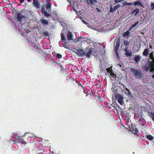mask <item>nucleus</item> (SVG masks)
<instances>
[{
  "mask_svg": "<svg viewBox=\"0 0 154 154\" xmlns=\"http://www.w3.org/2000/svg\"><path fill=\"white\" fill-rule=\"evenodd\" d=\"M17 17L18 20L20 23L15 26L16 28L23 35L25 36L26 38L28 37L29 33L31 32L25 28V26H26V28L28 26V23H25L26 17L21 14H18L17 15Z\"/></svg>",
  "mask_w": 154,
  "mask_h": 154,
  "instance_id": "f257e3e1",
  "label": "nucleus"
},
{
  "mask_svg": "<svg viewBox=\"0 0 154 154\" xmlns=\"http://www.w3.org/2000/svg\"><path fill=\"white\" fill-rule=\"evenodd\" d=\"M144 69L146 71L150 69V72H153L154 71V60L152 62L149 61L146 62L145 65Z\"/></svg>",
  "mask_w": 154,
  "mask_h": 154,
  "instance_id": "f03ea898",
  "label": "nucleus"
},
{
  "mask_svg": "<svg viewBox=\"0 0 154 154\" xmlns=\"http://www.w3.org/2000/svg\"><path fill=\"white\" fill-rule=\"evenodd\" d=\"M29 38H28V37H26L25 38L28 40V42L30 43L31 45L34 48L36 49H39V44L38 43H36L37 41L35 39V38L34 37H33V38H31L30 36Z\"/></svg>",
  "mask_w": 154,
  "mask_h": 154,
  "instance_id": "7ed1b4c3",
  "label": "nucleus"
},
{
  "mask_svg": "<svg viewBox=\"0 0 154 154\" xmlns=\"http://www.w3.org/2000/svg\"><path fill=\"white\" fill-rule=\"evenodd\" d=\"M131 71L134 73L136 77L137 78H140L142 77V73L140 70L135 69L134 68L131 69Z\"/></svg>",
  "mask_w": 154,
  "mask_h": 154,
  "instance_id": "20e7f679",
  "label": "nucleus"
},
{
  "mask_svg": "<svg viewBox=\"0 0 154 154\" xmlns=\"http://www.w3.org/2000/svg\"><path fill=\"white\" fill-rule=\"evenodd\" d=\"M93 49L91 48H88L84 51V56L89 58L92 55Z\"/></svg>",
  "mask_w": 154,
  "mask_h": 154,
  "instance_id": "39448f33",
  "label": "nucleus"
},
{
  "mask_svg": "<svg viewBox=\"0 0 154 154\" xmlns=\"http://www.w3.org/2000/svg\"><path fill=\"white\" fill-rule=\"evenodd\" d=\"M110 75L111 79L112 81H114L116 80V75L115 74L112 72L111 68H106V69Z\"/></svg>",
  "mask_w": 154,
  "mask_h": 154,
  "instance_id": "423d86ee",
  "label": "nucleus"
},
{
  "mask_svg": "<svg viewBox=\"0 0 154 154\" xmlns=\"http://www.w3.org/2000/svg\"><path fill=\"white\" fill-rule=\"evenodd\" d=\"M120 45V41L119 39H118L116 42V44L114 48V52L116 54L117 56H119L118 53V50L119 47Z\"/></svg>",
  "mask_w": 154,
  "mask_h": 154,
  "instance_id": "0eeeda50",
  "label": "nucleus"
},
{
  "mask_svg": "<svg viewBox=\"0 0 154 154\" xmlns=\"http://www.w3.org/2000/svg\"><path fill=\"white\" fill-rule=\"evenodd\" d=\"M14 141L13 143L15 144L17 143H23V144H26V142L22 138H19V136L16 138V140L14 139Z\"/></svg>",
  "mask_w": 154,
  "mask_h": 154,
  "instance_id": "6e6552de",
  "label": "nucleus"
},
{
  "mask_svg": "<svg viewBox=\"0 0 154 154\" xmlns=\"http://www.w3.org/2000/svg\"><path fill=\"white\" fill-rule=\"evenodd\" d=\"M87 3L93 8V6L95 5L98 3L97 0H86Z\"/></svg>",
  "mask_w": 154,
  "mask_h": 154,
  "instance_id": "1a4fd4ad",
  "label": "nucleus"
},
{
  "mask_svg": "<svg viewBox=\"0 0 154 154\" xmlns=\"http://www.w3.org/2000/svg\"><path fill=\"white\" fill-rule=\"evenodd\" d=\"M59 45L60 47L62 46V45H63V47L66 48H69V45L66 42V41H60L59 42Z\"/></svg>",
  "mask_w": 154,
  "mask_h": 154,
  "instance_id": "9d476101",
  "label": "nucleus"
},
{
  "mask_svg": "<svg viewBox=\"0 0 154 154\" xmlns=\"http://www.w3.org/2000/svg\"><path fill=\"white\" fill-rule=\"evenodd\" d=\"M116 99L118 100L119 104L123 105V98L119 94L117 95L115 97Z\"/></svg>",
  "mask_w": 154,
  "mask_h": 154,
  "instance_id": "9b49d317",
  "label": "nucleus"
},
{
  "mask_svg": "<svg viewBox=\"0 0 154 154\" xmlns=\"http://www.w3.org/2000/svg\"><path fill=\"white\" fill-rule=\"evenodd\" d=\"M75 52L78 55L81 57H84V51H83L81 49L77 48L75 49Z\"/></svg>",
  "mask_w": 154,
  "mask_h": 154,
  "instance_id": "f8f14e48",
  "label": "nucleus"
},
{
  "mask_svg": "<svg viewBox=\"0 0 154 154\" xmlns=\"http://www.w3.org/2000/svg\"><path fill=\"white\" fill-rule=\"evenodd\" d=\"M128 48V47H126L125 48V54L127 57H130L132 54V53L131 50H129Z\"/></svg>",
  "mask_w": 154,
  "mask_h": 154,
  "instance_id": "ddd939ff",
  "label": "nucleus"
},
{
  "mask_svg": "<svg viewBox=\"0 0 154 154\" xmlns=\"http://www.w3.org/2000/svg\"><path fill=\"white\" fill-rule=\"evenodd\" d=\"M67 36L68 40L69 41H70L73 40V35L71 32L69 31L67 33Z\"/></svg>",
  "mask_w": 154,
  "mask_h": 154,
  "instance_id": "4468645a",
  "label": "nucleus"
},
{
  "mask_svg": "<svg viewBox=\"0 0 154 154\" xmlns=\"http://www.w3.org/2000/svg\"><path fill=\"white\" fill-rule=\"evenodd\" d=\"M33 6L36 9L39 8L40 6V3L37 0H33Z\"/></svg>",
  "mask_w": 154,
  "mask_h": 154,
  "instance_id": "2eb2a0df",
  "label": "nucleus"
},
{
  "mask_svg": "<svg viewBox=\"0 0 154 154\" xmlns=\"http://www.w3.org/2000/svg\"><path fill=\"white\" fill-rule=\"evenodd\" d=\"M125 125L127 126L126 128L127 129H130L131 130V129H132L133 127V125L131 121L126 123Z\"/></svg>",
  "mask_w": 154,
  "mask_h": 154,
  "instance_id": "dca6fc26",
  "label": "nucleus"
},
{
  "mask_svg": "<svg viewBox=\"0 0 154 154\" xmlns=\"http://www.w3.org/2000/svg\"><path fill=\"white\" fill-rule=\"evenodd\" d=\"M18 136L15 133H13L12 136L10 137V140H12L13 142L14 141V139L16 140L17 138L18 137Z\"/></svg>",
  "mask_w": 154,
  "mask_h": 154,
  "instance_id": "f3484780",
  "label": "nucleus"
},
{
  "mask_svg": "<svg viewBox=\"0 0 154 154\" xmlns=\"http://www.w3.org/2000/svg\"><path fill=\"white\" fill-rule=\"evenodd\" d=\"M139 123L142 126H144L146 124V122L145 119L142 118L139 119Z\"/></svg>",
  "mask_w": 154,
  "mask_h": 154,
  "instance_id": "a211bd4d",
  "label": "nucleus"
},
{
  "mask_svg": "<svg viewBox=\"0 0 154 154\" xmlns=\"http://www.w3.org/2000/svg\"><path fill=\"white\" fill-rule=\"evenodd\" d=\"M46 8L47 10H48V11L49 12H51V3H48L46 5Z\"/></svg>",
  "mask_w": 154,
  "mask_h": 154,
  "instance_id": "6ab92c4d",
  "label": "nucleus"
},
{
  "mask_svg": "<svg viewBox=\"0 0 154 154\" xmlns=\"http://www.w3.org/2000/svg\"><path fill=\"white\" fill-rule=\"evenodd\" d=\"M134 60L137 63H138L141 60V57L139 55H137L134 57Z\"/></svg>",
  "mask_w": 154,
  "mask_h": 154,
  "instance_id": "aec40b11",
  "label": "nucleus"
},
{
  "mask_svg": "<svg viewBox=\"0 0 154 154\" xmlns=\"http://www.w3.org/2000/svg\"><path fill=\"white\" fill-rule=\"evenodd\" d=\"M139 10L138 8H136L135 10H133L131 11V14H134V15L136 16L139 13Z\"/></svg>",
  "mask_w": 154,
  "mask_h": 154,
  "instance_id": "412c9836",
  "label": "nucleus"
},
{
  "mask_svg": "<svg viewBox=\"0 0 154 154\" xmlns=\"http://www.w3.org/2000/svg\"><path fill=\"white\" fill-rule=\"evenodd\" d=\"M60 35L61 37V39L62 40V41H66V38L64 32L63 30H62L60 33Z\"/></svg>",
  "mask_w": 154,
  "mask_h": 154,
  "instance_id": "4be33fe9",
  "label": "nucleus"
},
{
  "mask_svg": "<svg viewBox=\"0 0 154 154\" xmlns=\"http://www.w3.org/2000/svg\"><path fill=\"white\" fill-rule=\"evenodd\" d=\"M85 39V42H86L88 45H91L92 44H93V41L91 40V39H87L86 38Z\"/></svg>",
  "mask_w": 154,
  "mask_h": 154,
  "instance_id": "5701e85b",
  "label": "nucleus"
},
{
  "mask_svg": "<svg viewBox=\"0 0 154 154\" xmlns=\"http://www.w3.org/2000/svg\"><path fill=\"white\" fill-rule=\"evenodd\" d=\"M134 117L137 120H139L140 119L143 118L142 117L141 115V114L139 115L138 113L134 114Z\"/></svg>",
  "mask_w": 154,
  "mask_h": 154,
  "instance_id": "b1692460",
  "label": "nucleus"
},
{
  "mask_svg": "<svg viewBox=\"0 0 154 154\" xmlns=\"http://www.w3.org/2000/svg\"><path fill=\"white\" fill-rule=\"evenodd\" d=\"M42 13L45 15V16L47 17H48L51 16V14L48 13L46 11L44 10L43 9L42 10Z\"/></svg>",
  "mask_w": 154,
  "mask_h": 154,
  "instance_id": "393cba45",
  "label": "nucleus"
},
{
  "mask_svg": "<svg viewBox=\"0 0 154 154\" xmlns=\"http://www.w3.org/2000/svg\"><path fill=\"white\" fill-rule=\"evenodd\" d=\"M134 4L135 6H140L143 7L142 4L139 1L135 2Z\"/></svg>",
  "mask_w": 154,
  "mask_h": 154,
  "instance_id": "a878e982",
  "label": "nucleus"
},
{
  "mask_svg": "<svg viewBox=\"0 0 154 154\" xmlns=\"http://www.w3.org/2000/svg\"><path fill=\"white\" fill-rule=\"evenodd\" d=\"M130 34V31H129V30H128L123 34V36L124 37H125L129 35Z\"/></svg>",
  "mask_w": 154,
  "mask_h": 154,
  "instance_id": "bb28decb",
  "label": "nucleus"
},
{
  "mask_svg": "<svg viewBox=\"0 0 154 154\" xmlns=\"http://www.w3.org/2000/svg\"><path fill=\"white\" fill-rule=\"evenodd\" d=\"M149 51V48H146L145 49L143 52V55L146 56L147 55Z\"/></svg>",
  "mask_w": 154,
  "mask_h": 154,
  "instance_id": "cd10ccee",
  "label": "nucleus"
},
{
  "mask_svg": "<svg viewBox=\"0 0 154 154\" xmlns=\"http://www.w3.org/2000/svg\"><path fill=\"white\" fill-rule=\"evenodd\" d=\"M147 138L150 140H152L154 139L153 137L150 135H148L146 136Z\"/></svg>",
  "mask_w": 154,
  "mask_h": 154,
  "instance_id": "c85d7f7f",
  "label": "nucleus"
},
{
  "mask_svg": "<svg viewBox=\"0 0 154 154\" xmlns=\"http://www.w3.org/2000/svg\"><path fill=\"white\" fill-rule=\"evenodd\" d=\"M125 89L127 91V92H126V94L129 96H131V92L129 91V89H128L127 88H125Z\"/></svg>",
  "mask_w": 154,
  "mask_h": 154,
  "instance_id": "c756f323",
  "label": "nucleus"
},
{
  "mask_svg": "<svg viewBox=\"0 0 154 154\" xmlns=\"http://www.w3.org/2000/svg\"><path fill=\"white\" fill-rule=\"evenodd\" d=\"M42 24L44 25H45L48 24V22L47 20L43 19L42 20Z\"/></svg>",
  "mask_w": 154,
  "mask_h": 154,
  "instance_id": "7c9ffc66",
  "label": "nucleus"
},
{
  "mask_svg": "<svg viewBox=\"0 0 154 154\" xmlns=\"http://www.w3.org/2000/svg\"><path fill=\"white\" fill-rule=\"evenodd\" d=\"M85 38H83L81 37H79L77 38V41H81V42L85 41Z\"/></svg>",
  "mask_w": 154,
  "mask_h": 154,
  "instance_id": "2f4dec72",
  "label": "nucleus"
},
{
  "mask_svg": "<svg viewBox=\"0 0 154 154\" xmlns=\"http://www.w3.org/2000/svg\"><path fill=\"white\" fill-rule=\"evenodd\" d=\"M149 114L152 120L154 121V112H150Z\"/></svg>",
  "mask_w": 154,
  "mask_h": 154,
  "instance_id": "473e14b6",
  "label": "nucleus"
},
{
  "mask_svg": "<svg viewBox=\"0 0 154 154\" xmlns=\"http://www.w3.org/2000/svg\"><path fill=\"white\" fill-rule=\"evenodd\" d=\"M57 21L58 22L60 23L61 24V26H63V29H65V26L64 25L65 23L63 22H60V20H58Z\"/></svg>",
  "mask_w": 154,
  "mask_h": 154,
  "instance_id": "72a5a7b5",
  "label": "nucleus"
},
{
  "mask_svg": "<svg viewBox=\"0 0 154 154\" xmlns=\"http://www.w3.org/2000/svg\"><path fill=\"white\" fill-rule=\"evenodd\" d=\"M134 129V128H132V129ZM133 133H135L136 134H137L139 133L138 130L136 128H135L134 129H133Z\"/></svg>",
  "mask_w": 154,
  "mask_h": 154,
  "instance_id": "f704fd0d",
  "label": "nucleus"
},
{
  "mask_svg": "<svg viewBox=\"0 0 154 154\" xmlns=\"http://www.w3.org/2000/svg\"><path fill=\"white\" fill-rule=\"evenodd\" d=\"M124 44L127 46H128L129 45V42L126 40H124L123 41Z\"/></svg>",
  "mask_w": 154,
  "mask_h": 154,
  "instance_id": "c9c22d12",
  "label": "nucleus"
},
{
  "mask_svg": "<svg viewBox=\"0 0 154 154\" xmlns=\"http://www.w3.org/2000/svg\"><path fill=\"white\" fill-rule=\"evenodd\" d=\"M49 35V32L47 31L44 32V35L45 38L48 37Z\"/></svg>",
  "mask_w": 154,
  "mask_h": 154,
  "instance_id": "e433bc0d",
  "label": "nucleus"
},
{
  "mask_svg": "<svg viewBox=\"0 0 154 154\" xmlns=\"http://www.w3.org/2000/svg\"><path fill=\"white\" fill-rule=\"evenodd\" d=\"M56 57L57 58L59 59H61L62 57V55L59 54H57L56 55Z\"/></svg>",
  "mask_w": 154,
  "mask_h": 154,
  "instance_id": "4c0bfd02",
  "label": "nucleus"
},
{
  "mask_svg": "<svg viewBox=\"0 0 154 154\" xmlns=\"http://www.w3.org/2000/svg\"><path fill=\"white\" fill-rule=\"evenodd\" d=\"M151 9L152 10L154 9V2L150 4Z\"/></svg>",
  "mask_w": 154,
  "mask_h": 154,
  "instance_id": "58836bf2",
  "label": "nucleus"
},
{
  "mask_svg": "<svg viewBox=\"0 0 154 154\" xmlns=\"http://www.w3.org/2000/svg\"><path fill=\"white\" fill-rule=\"evenodd\" d=\"M125 120L126 121V123H127L128 122L131 121L130 118L128 117H127L125 118Z\"/></svg>",
  "mask_w": 154,
  "mask_h": 154,
  "instance_id": "ea45409f",
  "label": "nucleus"
},
{
  "mask_svg": "<svg viewBox=\"0 0 154 154\" xmlns=\"http://www.w3.org/2000/svg\"><path fill=\"white\" fill-rule=\"evenodd\" d=\"M120 6L119 5H116L115 6L114 8V10H116L117 8H120Z\"/></svg>",
  "mask_w": 154,
  "mask_h": 154,
  "instance_id": "a19ab883",
  "label": "nucleus"
},
{
  "mask_svg": "<svg viewBox=\"0 0 154 154\" xmlns=\"http://www.w3.org/2000/svg\"><path fill=\"white\" fill-rule=\"evenodd\" d=\"M14 147H15V149H14V150H17L18 149V146L16 144H15L14 145H13V146H12V147H13V148Z\"/></svg>",
  "mask_w": 154,
  "mask_h": 154,
  "instance_id": "79ce46f5",
  "label": "nucleus"
},
{
  "mask_svg": "<svg viewBox=\"0 0 154 154\" xmlns=\"http://www.w3.org/2000/svg\"><path fill=\"white\" fill-rule=\"evenodd\" d=\"M122 6L124 7L126 6H128V2H125L124 3H122Z\"/></svg>",
  "mask_w": 154,
  "mask_h": 154,
  "instance_id": "37998d69",
  "label": "nucleus"
},
{
  "mask_svg": "<svg viewBox=\"0 0 154 154\" xmlns=\"http://www.w3.org/2000/svg\"><path fill=\"white\" fill-rule=\"evenodd\" d=\"M138 23L139 22H135L133 25L132 26L133 27V28L135 27L138 24Z\"/></svg>",
  "mask_w": 154,
  "mask_h": 154,
  "instance_id": "c03bdc74",
  "label": "nucleus"
},
{
  "mask_svg": "<svg viewBox=\"0 0 154 154\" xmlns=\"http://www.w3.org/2000/svg\"><path fill=\"white\" fill-rule=\"evenodd\" d=\"M124 1V0H115V2L116 3L121 2Z\"/></svg>",
  "mask_w": 154,
  "mask_h": 154,
  "instance_id": "a18cd8bd",
  "label": "nucleus"
},
{
  "mask_svg": "<svg viewBox=\"0 0 154 154\" xmlns=\"http://www.w3.org/2000/svg\"><path fill=\"white\" fill-rule=\"evenodd\" d=\"M117 66H119L120 67H121V69L122 70H123V71L124 70V68H123L122 67V65L119 64H118L117 65Z\"/></svg>",
  "mask_w": 154,
  "mask_h": 154,
  "instance_id": "49530a36",
  "label": "nucleus"
},
{
  "mask_svg": "<svg viewBox=\"0 0 154 154\" xmlns=\"http://www.w3.org/2000/svg\"><path fill=\"white\" fill-rule=\"evenodd\" d=\"M117 66H119L120 67H121V69L122 70H123V71L124 70V68H123L122 67V65L119 64H118L117 65Z\"/></svg>",
  "mask_w": 154,
  "mask_h": 154,
  "instance_id": "de8ad7c7",
  "label": "nucleus"
},
{
  "mask_svg": "<svg viewBox=\"0 0 154 154\" xmlns=\"http://www.w3.org/2000/svg\"><path fill=\"white\" fill-rule=\"evenodd\" d=\"M96 9L97 10V11L98 12H101V10H100V8H97Z\"/></svg>",
  "mask_w": 154,
  "mask_h": 154,
  "instance_id": "09e8293b",
  "label": "nucleus"
},
{
  "mask_svg": "<svg viewBox=\"0 0 154 154\" xmlns=\"http://www.w3.org/2000/svg\"><path fill=\"white\" fill-rule=\"evenodd\" d=\"M102 65H103V64H102V65H101V66H100L101 67L100 69L102 71H104V70H105V69L104 68L102 67Z\"/></svg>",
  "mask_w": 154,
  "mask_h": 154,
  "instance_id": "8fccbe9b",
  "label": "nucleus"
},
{
  "mask_svg": "<svg viewBox=\"0 0 154 154\" xmlns=\"http://www.w3.org/2000/svg\"><path fill=\"white\" fill-rule=\"evenodd\" d=\"M115 11V10H114V8H111L110 10V11L112 12H113L114 11Z\"/></svg>",
  "mask_w": 154,
  "mask_h": 154,
  "instance_id": "3c124183",
  "label": "nucleus"
},
{
  "mask_svg": "<svg viewBox=\"0 0 154 154\" xmlns=\"http://www.w3.org/2000/svg\"><path fill=\"white\" fill-rule=\"evenodd\" d=\"M133 4V3H131V2L128 3V5L131 6Z\"/></svg>",
  "mask_w": 154,
  "mask_h": 154,
  "instance_id": "603ef678",
  "label": "nucleus"
},
{
  "mask_svg": "<svg viewBox=\"0 0 154 154\" xmlns=\"http://www.w3.org/2000/svg\"><path fill=\"white\" fill-rule=\"evenodd\" d=\"M67 0L68 1V2H74V0Z\"/></svg>",
  "mask_w": 154,
  "mask_h": 154,
  "instance_id": "864d4df0",
  "label": "nucleus"
},
{
  "mask_svg": "<svg viewBox=\"0 0 154 154\" xmlns=\"http://www.w3.org/2000/svg\"><path fill=\"white\" fill-rule=\"evenodd\" d=\"M82 21L83 23H84V24H85L86 25H87L88 24V23H86L84 20H82Z\"/></svg>",
  "mask_w": 154,
  "mask_h": 154,
  "instance_id": "5fc2aeb1",
  "label": "nucleus"
},
{
  "mask_svg": "<svg viewBox=\"0 0 154 154\" xmlns=\"http://www.w3.org/2000/svg\"><path fill=\"white\" fill-rule=\"evenodd\" d=\"M24 2V0H20V2L21 3H23Z\"/></svg>",
  "mask_w": 154,
  "mask_h": 154,
  "instance_id": "6e6d98bb",
  "label": "nucleus"
},
{
  "mask_svg": "<svg viewBox=\"0 0 154 154\" xmlns=\"http://www.w3.org/2000/svg\"><path fill=\"white\" fill-rule=\"evenodd\" d=\"M133 27L131 26L129 28V29L128 30H129V31H130V30H131L132 29H133Z\"/></svg>",
  "mask_w": 154,
  "mask_h": 154,
  "instance_id": "4d7b16f0",
  "label": "nucleus"
},
{
  "mask_svg": "<svg viewBox=\"0 0 154 154\" xmlns=\"http://www.w3.org/2000/svg\"><path fill=\"white\" fill-rule=\"evenodd\" d=\"M31 0H27V1L29 2H30Z\"/></svg>",
  "mask_w": 154,
  "mask_h": 154,
  "instance_id": "13d9d810",
  "label": "nucleus"
},
{
  "mask_svg": "<svg viewBox=\"0 0 154 154\" xmlns=\"http://www.w3.org/2000/svg\"><path fill=\"white\" fill-rule=\"evenodd\" d=\"M152 77L153 78H154V75H152Z\"/></svg>",
  "mask_w": 154,
  "mask_h": 154,
  "instance_id": "bf43d9fd",
  "label": "nucleus"
},
{
  "mask_svg": "<svg viewBox=\"0 0 154 154\" xmlns=\"http://www.w3.org/2000/svg\"><path fill=\"white\" fill-rule=\"evenodd\" d=\"M12 23H13L14 25H15V23H14V22H12Z\"/></svg>",
  "mask_w": 154,
  "mask_h": 154,
  "instance_id": "052dcab7",
  "label": "nucleus"
},
{
  "mask_svg": "<svg viewBox=\"0 0 154 154\" xmlns=\"http://www.w3.org/2000/svg\"><path fill=\"white\" fill-rule=\"evenodd\" d=\"M74 11L75 12H76V13H77V12H76V10H74Z\"/></svg>",
  "mask_w": 154,
  "mask_h": 154,
  "instance_id": "680f3d73",
  "label": "nucleus"
},
{
  "mask_svg": "<svg viewBox=\"0 0 154 154\" xmlns=\"http://www.w3.org/2000/svg\"><path fill=\"white\" fill-rule=\"evenodd\" d=\"M152 33L154 34V32H153H153H152Z\"/></svg>",
  "mask_w": 154,
  "mask_h": 154,
  "instance_id": "e2e57ef3",
  "label": "nucleus"
},
{
  "mask_svg": "<svg viewBox=\"0 0 154 154\" xmlns=\"http://www.w3.org/2000/svg\"><path fill=\"white\" fill-rule=\"evenodd\" d=\"M55 15H56V16H57V14H55Z\"/></svg>",
  "mask_w": 154,
  "mask_h": 154,
  "instance_id": "0e129e2a",
  "label": "nucleus"
}]
</instances>
